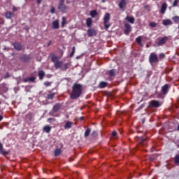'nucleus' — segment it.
Instances as JSON below:
<instances>
[{"label":"nucleus","instance_id":"nucleus-1","mask_svg":"<svg viewBox=\"0 0 179 179\" xmlns=\"http://www.w3.org/2000/svg\"><path fill=\"white\" fill-rule=\"evenodd\" d=\"M83 87L80 84H74L72 87V92L70 94V99L72 100H77L80 96H82Z\"/></svg>","mask_w":179,"mask_h":179},{"label":"nucleus","instance_id":"nucleus-2","mask_svg":"<svg viewBox=\"0 0 179 179\" xmlns=\"http://www.w3.org/2000/svg\"><path fill=\"white\" fill-rule=\"evenodd\" d=\"M52 62L55 64V66L56 69H61L62 68V62L58 60V57L52 56Z\"/></svg>","mask_w":179,"mask_h":179},{"label":"nucleus","instance_id":"nucleus-3","mask_svg":"<svg viewBox=\"0 0 179 179\" xmlns=\"http://www.w3.org/2000/svg\"><path fill=\"white\" fill-rule=\"evenodd\" d=\"M110 13H107L105 14L104 17H103V24H104V27L105 29H110V27L111 26V24H108V22H110Z\"/></svg>","mask_w":179,"mask_h":179},{"label":"nucleus","instance_id":"nucleus-4","mask_svg":"<svg viewBox=\"0 0 179 179\" xmlns=\"http://www.w3.org/2000/svg\"><path fill=\"white\" fill-rule=\"evenodd\" d=\"M149 62L150 64H157V62H159V57H157L156 53H150L149 57Z\"/></svg>","mask_w":179,"mask_h":179},{"label":"nucleus","instance_id":"nucleus-5","mask_svg":"<svg viewBox=\"0 0 179 179\" xmlns=\"http://www.w3.org/2000/svg\"><path fill=\"white\" fill-rule=\"evenodd\" d=\"M65 0H60L59 3V6H58V9L59 10H61V12H62L63 13H65V12H66V6H65Z\"/></svg>","mask_w":179,"mask_h":179},{"label":"nucleus","instance_id":"nucleus-6","mask_svg":"<svg viewBox=\"0 0 179 179\" xmlns=\"http://www.w3.org/2000/svg\"><path fill=\"white\" fill-rule=\"evenodd\" d=\"M160 106H162V104H160V101L157 100H152L149 102L148 107H150L151 108H157L160 107Z\"/></svg>","mask_w":179,"mask_h":179},{"label":"nucleus","instance_id":"nucleus-7","mask_svg":"<svg viewBox=\"0 0 179 179\" xmlns=\"http://www.w3.org/2000/svg\"><path fill=\"white\" fill-rule=\"evenodd\" d=\"M131 31H132V27L131 26V24L128 23H125L124 30V34H126V36H128L129 33H131Z\"/></svg>","mask_w":179,"mask_h":179},{"label":"nucleus","instance_id":"nucleus-8","mask_svg":"<svg viewBox=\"0 0 179 179\" xmlns=\"http://www.w3.org/2000/svg\"><path fill=\"white\" fill-rule=\"evenodd\" d=\"M34 120V114L33 113H29L25 116V121L26 122H31Z\"/></svg>","mask_w":179,"mask_h":179},{"label":"nucleus","instance_id":"nucleus-9","mask_svg":"<svg viewBox=\"0 0 179 179\" xmlns=\"http://www.w3.org/2000/svg\"><path fill=\"white\" fill-rule=\"evenodd\" d=\"M167 40H169V37L164 36L159 39L158 42L157 43V45H158V47L164 45V44H166V43H167Z\"/></svg>","mask_w":179,"mask_h":179},{"label":"nucleus","instance_id":"nucleus-10","mask_svg":"<svg viewBox=\"0 0 179 179\" xmlns=\"http://www.w3.org/2000/svg\"><path fill=\"white\" fill-rule=\"evenodd\" d=\"M127 0H120L118 3L120 10H124V8L127 6Z\"/></svg>","mask_w":179,"mask_h":179},{"label":"nucleus","instance_id":"nucleus-11","mask_svg":"<svg viewBox=\"0 0 179 179\" xmlns=\"http://www.w3.org/2000/svg\"><path fill=\"white\" fill-rule=\"evenodd\" d=\"M13 45L15 50H17V51H22V48H23L22 44H20V43L18 42H15L14 43H13Z\"/></svg>","mask_w":179,"mask_h":179},{"label":"nucleus","instance_id":"nucleus-12","mask_svg":"<svg viewBox=\"0 0 179 179\" xmlns=\"http://www.w3.org/2000/svg\"><path fill=\"white\" fill-rule=\"evenodd\" d=\"M62 107V103H56L54 105L53 108H52V112L53 113H58L61 108Z\"/></svg>","mask_w":179,"mask_h":179},{"label":"nucleus","instance_id":"nucleus-13","mask_svg":"<svg viewBox=\"0 0 179 179\" xmlns=\"http://www.w3.org/2000/svg\"><path fill=\"white\" fill-rule=\"evenodd\" d=\"M166 10H167V3H163L161 6L159 12L162 15H164V13H166Z\"/></svg>","mask_w":179,"mask_h":179},{"label":"nucleus","instance_id":"nucleus-14","mask_svg":"<svg viewBox=\"0 0 179 179\" xmlns=\"http://www.w3.org/2000/svg\"><path fill=\"white\" fill-rule=\"evenodd\" d=\"M30 56L27 55H23L20 56V59L23 62H29L30 61Z\"/></svg>","mask_w":179,"mask_h":179},{"label":"nucleus","instance_id":"nucleus-15","mask_svg":"<svg viewBox=\"0 0 179 179\" xmlns=\"http://www.w3.org/2000/svg\"><path fill=\"white\" fill-rule=\"evenodd\" d=\"M97 31L94 29H90L87 30L88 37H93V36H96Z\"/></svg>","mask_w":179,"mask_h":179},{"label":"nucleus","instance_id":"nucleus-16","mask_svg":"<svg viewBox=\"0 0 179 179\" xmlns=\"http://www.w3.org/2000/svg\"><path fill=\"white\" fill-rule=\"evenodd\" d=\"M161 92L164 94H167V93H169V85L166 84L164 86H162Z\"/></svg>","mask_w":179,"mask_h":179},{"label":"nucleus","instance_id":"nucleus-17","mask_svg":"<svg viewBox=\"0 0 179 179\" xmlns=\"http://www.w3.org/2000/svg\"><path fill=\"white\" fill-rule=\"evenodd\" d=\"M5 17L6 19H12V17H15V13L8 11L5 13Z\"/></svg>","mask_w":179,"mask_h":179},{"label":"nucleus","instance_id":"nucleus-18","mask_svg":"<svg viewBox=\"0 0 179 179\" xmlns=\"http://www.w3.org/2000/svg\"><path fill=\"white\" fill-rule=\"evenodd\" d=\"M52 29H59V21L56 20L52 22Z\"/></svg>","mask_w":179,"mask_h":179},{"label":"nucleus","instance_id":"nucleus-19","mask_svg":"<svg viewBox=\"0 0 179 179\" xmlns=\"http://www.w3.org/2000/svg\"><path fill=\"white\" fill-rule=\"evenodd\" d=\"M108 75L110 78H114L117 75L115 69H111L108 71Z\"/></svg>","mask_w":179,"mask_h":179},{"label":"nucleus","instance_id":"nucleus-20","mask_svg":"<svg viewBox=\"0 0 179 179\" xmlns=\"http://www.w3.org/2000/svg\"><path fill=\"white\" fill-rule=\"evenodd\" d=\"M73 123L71 121H67L64 125V129H71Z\"/></svg>","mask_w":179,"mask_h":179},{"label":"nucleus","instance_id":"nucleus-21","mask_svg":"<svg viewBox=\"0 0 179 179\" xmlns=\"http://www.w3.org/2000/svg\"><path fill=\"white\" fill-rule=\"evenodd\" d=\"M125 20H127V22H129V23H131V24H134V23H135V18L134 17L127 16Z\"/></svg>","mask_w":179,"mask_h":179},{"label":"nucleus","instance_id":"nucleus-22","mask_svg":"<svg viewBox=\"0 0 179 179\" xmlns=\"http://www.w3.org/2000/svg\"><path fill=\"white\" fill-rule=\"evenodd\" d=\"M108 85V83L101 81L99 85V89H104V87H107Z\"/></svg>","mask_w":179,"mask_h":179},{"label":"nucleus","instance_id":"nucleus-23","mask_svg":"<svg viewBox=\"0 0 179 179\" xmlns=\"http://www.w3.org/2000/svg\"><path fill=\"white\" fill-rule=\"evenodd\" d=\"M38 75L39 76L40 80H43L44 79V76H45V73L43 71L41 70L38 71Z\"/></svg>","mask_w":179,"mask_h":179},{"label":"nucleus","instance_id":"nucleus-24","mask_svg":"<svg viewBox=\"0 0 179 179\" xmlns=\"http://www.w3.org/2000/svg\"><path fill=\"white\" fill-rule=\"evenodd\" d=\"M136 41L138 44V45H140V47H143V44L142 43V36H138L136 38Z\"/></svg>","mask_w":179,"mask_h":179},{"label":"nucleus","instance_id":"nucleus-25","mask_svg":"<svg viewBox=\"0 0 179 179\" xmlns=\"http://www.w3.org/2000/svg\"><path fill=\"white\" fill-rule=\"evenodd\" d=\"M162 23H163L164 26H169V25H170V24H173V22L171 21V20H169V19H167V20H164L162 21Z\"/></svg>","mask_w":179,"mask_h":179},{"label":"nucleus","instance_id":"nucleus-26","mask_svg":"<svg viewBox=\"0 0 179 179\" xmlns=\"http://www.w3.org/2000/svg\"><path fill=\"white\" fill-rule=\"evenodd\" d=\"M43 132H46V134H50L51 132V127L49 125H46L43 127Z\"/></svg>","mask_w":179,"mask_h":179},{"label":"nucleus","instance_id":"nucleus-27","mask_svg":"<svg viewBox=\"0 0 179 179\" xmlns=\"http://www.w3.org/2000/svg\"><path fill=\"white\" fill-rule=\"evenodd\" d=\"M92 23H93V21L92 20V18H90V17L87 18L86 24H87V27H91Z\"/></svg>","mask_w":179,"mask_h":179},{"label":"nucleus","instance_id":"nucleus-28","mask_svg":"<svg viewBox=\"0 0 179 179\" xmlns=\"http://www.w3.org/2000/svg\"><path fill=\"white\" fill-rule=\"evenodd\" d=\"M36 80L35 77H29L24 79V82H34Z\"/></svg>","mask_w":179,"mask_h":179},{"label":"nucleus","instance_id":"nucleus-29","mask_svg":"<svg viewBox=\"0 0 179 179\" xmlns=\"http://www.w3.org/2000/svg\"><path fill=\"white\" fill-rule=\"evenodd\" d=\"M90 16H92V17H95V16H97V10H91L90 13Z\"/></svg>","mask_w":179,"mask_h":179},{"label":"nucleus","instance_id":"nucleus-30","mask_svg":"<svg viewBox=\"0 0 179 179\" xmlns=\"http://www.w3.org/2000/svg\"><path fill=\"white\" fill-rule=\"evenodd\" d=\"M172 20L174 22V23L179 24V16H178V15L173 16L172 17Z\"/></svg>","mask_w":179,"mask_h":179},{"label":"nucleus","instance_id":"nucleus-31","mask_svg":"<svg viewBox=\"0 0 179 179\" xmlns=\"http://www.w3.org/2000/svg\"><path fill=\"white\" fill-rule=\"evenodd\" d=\"M92 131V130L90 129V128H87L85 132V138H87V136H89L90 135V132Z\"/></svg>","mask_w":179,"mask_h":179},{"label":"nucleus","instance_id":"nucleus-32","mask_svg":"<svg viewBox=\"0 0 179 179\" xmlns=\"http://www.w3.org/2000/svg\"><path fill=\"white\" fill-rule=\"evenodd\" d=\"M175 164H179V155H176L174 157Z\"/></svg>","mask_w":179,"mask_h":179},{"label":"nucleus","instance_id":"nucleus-33","mask_svg":"<svg viewBox=\"0 0 179 179\" xmlns=\"http://www.w3.org/2000/svg\"><path fill=\"white\" fill-rule=\"evenodd\" d=\"M65 24H66V18L65 17H62V27H64Z\"/></svg>","mask_w":179,"mask_h":179},{"label":"nucleus","instance_id":"nucleus-34","mask_svg":"<svg viewBox=\"0 0 179 179\" xmlns=\"http://www.w3.org/2000/svg\"><path fill=\"white\" fill-rule=\"evenodd\" d=\"M68 63L63 64L61 69H62L63 71H66V69H68Z\"/></svg>","mask_w":179,"mask_h":179},{"label":"nucleus","instance_id":"nucleus-35","mask_svg":"<svg viewBox=\"0 0 179 179\" xmlns=\"http://www.w3.org/2000/svg\"><path fill=\"white\" fill-rule=\"evenodd\" d=\"M138 142L141 144H143L145 142H146V138H144L143 137L139 138Z\"/></svg>","mask_w":179,"mask_h":179},{"label":"nucleus","instance_id":"nucleus-36","mask_svg":"<svg viewBox=\"0 0 179 179\" xmlns=\"http://www.w3.org/2000/svg\"><path fill=\"white\" fill-rule=\"evenodd\" d=\"M61 155V149H56L55 150V156H59Z\"/></svg>","mask_w":179,"mask_h":179},{"label":"nucleus","instance_id":"nucleus-37","mask_svg":"<svg viewBox=\"0 0 179 179\" xmlns=\"http://www.w3.org/2000/svg\"><path fill=\"white\" fill-rule=\"evenodd\" d=\"M76 48L75 46H73V47L72 48V51H71V54H70V57H73V55H75V51H76Z\"/></svg>","mask_w":179,"mask_h":179},{"label":"nucleus","instance_id":"nucleus-38","mask_svg":"<svg viewBox=\"0 0 179 179\" xmlns=\"http://www.w3.org/2000/svg\"><path fill=\"white\" fill-rule=\"evenodd\" d=\"M55 96V93H52L48 95V99L52 100L54 97Z\"/></svg>","mask_w":179,"mask_h":179},{"label":"nucleus","instance_id":"nucleus-39","mask_svg":"<svg viewBox=\"0 0 179 179\" xmlns=\"http://www.w3.org/2000/svg\"><path fill=\"white\" fill-rule=\"evenodd\" d=\"M172 6L173 7L178 6V0H174Z\"/></svg>","mask_w":179,"mask_h":179},{"label":"nucleus","instance_id":"nucleus-40","mask_svg":"<svg viewBox=\"0 0 179 179\" xmlns=\"http://www.w3.org/2000/svg\"><path fill=\"white\" fill-rule=\"evenodd\" d=\"M156 26H157V24L156 22L150 23V27H156Z\"/></svg>","mask_w":179,"mask_h":179},{"label":"nucleus","instance_id":"nucleus-41","mask_svg":"<svg viewBox=\"0 0 179 179\" xmlns=\"http://www.w3.org/2000/svg\"><path fill=\"white\" fill-rule=\"evenodd\" d=\"M159 57L160 59H164V58H166V55H164V53H160Z\"/></svg>","mask_w":179,"mask_h":179},{"label":"nucleus","instance_id":"nucleus-42","mask_svg":"<svg viewBox=\"0 0 179 179\" xmlns=\"http://www.w3.org/2000/svg\"><path fill=\"white\" fill-rule=\"evenodd\" d=\"M44 85L46 87H48V86H51V83L48 82V81H46L44 83Z\"/></svg>","mask_w":179,"mask_h":179},{"label":"nucleus","instance_id":"nucleus-43","mask_svg":"<svg viewBox=\"0 0 179 179\" xmlns=\"http://www.w3.org/2000/svg\"><path fill=\"white\" fill-rule=\"evenodd\" d=\"M0 153H1V155H3V156H5V155H8V151H4L3 149H1V150L0 151Z\"/></svg>","mask_w":179,"mask_h":179},{"label":"nucleus","instance_id":"nucleus-44","mask_svg":"<svg viewBox=\"0 0 179 179\" xmlns=\"http://www.w3.org/2000/svg\"><path fill=\"white\" fill-rule=\"evenodd\" d=\"M50 13H51L52 14L55 13V8L51 7Z\"/></svg>","mask_w":179,"mask_h":179},{"label":"nucleus","instance_id":"nucleus-45","mask_svg":"<svg viewBox=\"0 0 179 179\" xmlns=\"http://www.w3.org/2000/svg\"><path fill=\"white\" fill-rule=\"evenodd\" d=\"M10 76L9 75V73H6L4 76V79H8V78H9Z\"/></svg>","mask_w":179,"mask_h":179},{"label":"nucleus","instance_id":"nucleus-46","mask_svg":"<svg viewBox=\"0 0 179 179\" xmlns=\"http://www.w3.org/2000/svg\"><path fill=\"white\" fill-rule=\"evenodd\" d=\"M92 136H97V132L96 131H92Z\"/></svg>","mask_w":179,"mask_h":179},{"label":"nucleus","instance_id":"nucleus-47","mask_svg":"<svg viewBox=\"0 0 179 179\" xmlns=\"http://www.w3.org/2000/svg\"><path fill=\"white\" fill-rule=\"evenodd\" d=\"M112 136H117V131H113Z\"/></svg>","mask_w":179,"mask_h":179},{"label":"nucleus","instance_id":"nucleus-48","mask_svg":"<svg viewBox=\"0 0 179 179\" xmlns=\"http://www.w3.org/2000/svg\"><path fill=\"white\" fill-rule=\"evenodd\" d=\"M2 149H3V145L0 143V151H1Z\"/></svg>","mask_w":179,"mask_h":179},{"label":"nucleus","instance_id":"nucleus-49","mask_svg":"<svg viewBox=\"0 0 179 179\" xmlns=\"http://www.w3.org/2000/svg\"><path fill=\"white\" fill-rule=\"evenodd\" d=\"M42 1L43 0H36L38 5H40V3H41Z\"/></svg>","mask_w":179,"mask_h":179},{"label":"nucleus","instance_id":"nucleus-50","mask_svg":"<svg viewBox=\"0 0 179 179\" xmlns=\"http://www.w3.org/2000/svg\"><path fill=\"white\" fill-rule=\"evenodd\" d=\"M2 120H3V116H2L1 115H0V121H2Z\"/></svg>","mask_w":179,"mask_h":179},{"label":"nucleus","instance_id":"nucleus-51","mask_svg":"<svg viewBox=\"0 0 179 179\" xmlns=\"http://www.w3.org/2000/svg\"><path fill=\"white\" fill-rule=\"evenodd\" d=\"M80 121H83V120H85V117H80Z\"/></svg>","mask_w":179,"mask_h":179},{"label":"nucleus","instance_id":"nucleus-52","mask_svg":"<svg viewBox=\"0 0 179 179\" xmlns=\"http://www.w3.org/2000/svg\"><path fill=\"white\" fill-rule=\"evenodd\" d=\"M52 120L54 121V118H49L48 119V121H52Z\"/></svg>","mask_w":179,"mask_h":179},{"label":"nucleus","instance_id":"nucleus-53","mask_svg":"<svg viewBox=\"0 0 179 179\" xmlns=\"http://www.w3.org/2000/svg\"><path fill=\"white\" fill-rule=\"evenodd\" d=\"M80 56H77L76 57V59H80Z\"/></svg>","mask_w":179,"mask_h":179},{"label":"nucleus","instance_id":"nucleus-54","mask_svg":"<svg viewBox=\"0 0 179 179\" xmlns=\"http://www.w3.org/2000/svg\"><path fill=\"white\" fill-rule=\"evenodd\" d=\"M145 119H143V120H142V122H143V124H145Z\"/></svg>","mask_w":179,"mask_h":179},{"label":"nucleus","instance_id":"nucleus-55","mask_svg":"<svg viewBox=\"0 0 179 179\" xmlns=\"http://www.w3.org/2000/svg\"><path fill=\"white\" fill-rule=\"evenodd\" d=\"M153 150H155V147H152L151 149V152H153Z\"/></svg>","mask_w":179,"mask_h":179},{"label":"nucleus","instance_id":"nucleus-56","mask_svg":"<svg viewBox=\"0 0 179 179\" xmlns=\"http://www.w3.org/2000/svg\"><path fill=\"white\" fill-rule=\"evenodd\" d=\"M101 2L103 3L106 2V0H101Z\"/></svg>","mask_w":179,"mask_h":179},{"label":"nucleus","instance_id":"nucleus-57","mask_svg":"<svg viewBox=\"0 0 179 179\" xmlns=\"http://www.w3.org/2000/svg\"><path fill=\"white\" fill-rule=\"evenodd\" d=\"M145 8H149V6H145Z\"/></svg>","mask_w":179,"mask_h":179},{"label":"nucleus","instance_id":"nucleus-58","mask_svg":"<svg viewBox=\"0 0 179 179\" xmlns=\"http://www.w3.org/2000/svg\"><path fill=\"white\" fill-rule=\"evenodd\" d=\"M13 10H16V8L15 7L13 8Z\"/></svg>","mask_w":179,"mask_h":179},{"label":"nucleus","instance_id":"nucleus-59","mask_svg":"<svg viewBox=\"0 0 179 179\" xmlns=\"http://www.w3.org/2000/svg\"><path fill=\"white\" fill-rule=\"evenodd\" d=\"M50 44H51V41L48 43V45H50Z\"/></svg>","mask_w":179,"mask_h":179},{"label":"nucleus","instance_id":"nucleus-60","mask_svg":"<svg viewBox=\"0 0 179 179\" xmlns=\"http://www.w3.org/2000/svg\"><path fill=\"white\" fill-rule=\"evenodd\" d=\"M128 179H132V178H129Z\"/></svg>","mask_w":179,"mask_h":179},{"label":"nucleus","instance_id":"nucleus-61","mask_svg":"<svg viewBox=\"0 0 179 179\" xmlns=\"http://www.w3.org/2000/svg\"><path fill=\"white\" fill-rule=\"evenodd\" d=\"M0 82H1V79H0Z\"/></svg>","mask_w":179,"mask_h":179}]
</instances>
